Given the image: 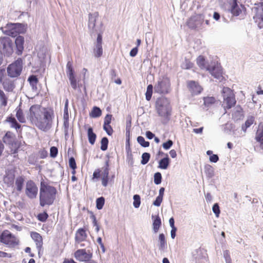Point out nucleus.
Segmentation results:
<instances>
[{"instance_id": "nucleus-1", "label": "nucleus", "mask_w": 263, "mask_h": 263, "mask_svg": "<svg viewBox=\"0 0 263 263\" xmlns=\"http://www.w3.org/2000/svg\"><path fill=\"white\" fill-rule=\"evenodd\" d=\"M30 120L35 126L43 131L49 129L54 117L52 110L42 107L39 105H32L30 109Z\"/></svg>"}, {"instance_id": "nucleus-2", "label": "nucleus", "mask_w": 263, "mask_h": 263, "mask_svg": "<svg viewBox=\"0 0 263 263\" xmlns=\"http://www.w3.org/2000/svg\"><path fill=\"white\" fill-rule=\"evenodd\" d=\"M57 193L55 187L44 181H41L40 189V204L41 206L51 205L55 199Z\"/></svg>"}, {"instance_id": "nucleus-3", "label": "nucleus", "mask_w": 263, "mask_h": 263, "mask_svg": "<svg viewBox=\"0 0 263 263\" xmlns=\"http://www.w3.org/2000/svg\"><path fill=\"white\" fill-rule=\"evenodd\" d=\"M171 90L170 80L166 76L160 78L154 86V92L159 94H167L170 92Z\"/></svg>"}, {"instance_id": "nucleus-4", "label": "nucleus", "mask_w": 263, "mask_h": 263, "mask_svg": "<svg viewBox=\"0 0 263 263\" xmlns=\"http://www.w3.org/2000/svg\"><path fill=\"white\" fill-rule=\"evenodd\" d=\"M156 108L158 115L161 117H167L170 115V105L167 99H158L156 102Z\"/></svg>"}, {"instance_id": "nucleus-5", "label": "nucleus", "mask_w": 263, "mask_h": 263, "mask_svg": "<svg viewBox=\"0 0 263 263\" xmlns=\"http://www.w3.org/2000/svg\"><path fill=\"white\" fill-rule=\"evenodd\" d=\"M221 5L233 15L238 16L241 12L237 0H220Z\"/></svg>"}, {"instance_id": "nucleus-6", "label": "nucleus", "mask_w": 263, "mask_h": 263, "mask_svg": "<svg viewBox=\"0 0 263 263\" xmlns=\"http://www.w3.org/2000/svg\"><path fill=\"white\" fill-rule=\"evenodd\" d=\"M204 16L197 14L191 17L187 21V26L192 29L200 30L204 27Z\"/></svg>"}, {"instance_id": "nucleus-7", "label": "nucleus", "mask_w": 263, "mask_h": 263, "mask_svg": "<svg viewBox=\"0 0 263 263\" xmlns=\"http://www.w3.org/2000/svg\"><path fill=\"white\" fill-rule=\"evenodd\" d=\"M23 60L18 58L13 63L9 65L7 68V73L11 78L17 77L21 74L22 70Z\"/></svg>"}, {"instance_id": "nucleus-8", "label": "nucleus", "mask_w": 263, "mask_h": 263, "mask_svg": "<svg viewBox=\"0 0 263 263\" xmlns=\"http://www.w3.org/2000/svg\"><path fill=\"white\" fill-rule=\"evenodd\" d=\"M0 49L2 53L7 57H9L13 52V42L9 37H0Z\"/></svg>"}, {"instance_id": "nucleus-9", "label": "nucleus", "mask_w": 263, "mask_h": 263, "mask_svg": "<svg viewBox=\"0 0 263 263\" xmlns=\"http://www.w3.org/2000/svg\"><path fill=\"white\" fill-rule=\"evenodd\" d=\"M224 104L228 109L231 108L236 104V100L232 90L228 87H223L222 90Z\"/></svg>"}, {"instance_id": "nucleus-10", "label": "nucleus", "mask_w": 263, "mask_h": 263, "mask_svg": "<svg viewBox=\"0 0 263 263\" xmlns=\"http://www.w3.org/2000/svg\"><path fill=\"white\" fill-rule=\"evenodd\" d=\"M0 241L11 247H14L18 242V239L8 230L2 232L0 235Z\"/></svg>"}, {"instance_id": "nucleus-11", "label": "nucleus", "mask_w": 263, "mask_h": 263, "mask_svg": "<svg viewBox=\"0 0 263 263\" xmlns=\"http://www.w3.org/2000/svg\"><path fill=\"white\" fill-rule=\"evenodd\" d=\"M74 257L79 261L88 262L92 257V253L90 250L79 249L74 253Z\"/></svg>"}, {"instance_id": "nucleus-12", "label": "nucleus", "mask_w": 263, "mask_h": 263, "mask_svg": "<svg viewBox=\"0 0 263 263\" xmlns=\"http://www.w3.org/2000/svg\"><path fill=\"white\" fill-rule=\"evenodd\" d=\"M66 71L71 86L73 89L76 90L78 87L77 81L74 75V71L71 62L68 61L67 62Z\"/></svg>"}, {"instance_id": "nucleus-13", "label": "nucleus", "mask_w": 263, "mask_h": 263, "mask_svg": "<svg viewBox=\"0 0 263 263\" xmlns=\"http://www.w3.org/2000/svg\"><path fill=\"white\" fill-rule=\"evenodd\" d=\"M207 70L220 82L223 80L222 68L219 64H216L215 63H212L210 66L207 67Z\"/></svg>"}, {"instance_id": "nucleus-14", "label": "nucleus", "mask_w": 263, "mask_h": 263, "mask_svg": "<svg viewBox=\"0 0 263 263\" xmlns=\"http://www.w3.org/2000/svg\"><path fill=\"white\" fill-rule=\"evenodd\" d=\"M38 193V188L32 180H29L26 182L25 194L30 199H34L36 197Z\"/></svg>"}, {"instance_id": "nucleus-15", "label": "nucleus", "mask_w": 263, "mask_h": 263, "mask_svg": "<svg viewBox=\"0 0 263 263\" xmlns=\"http://www.w3.org/2000/svg\"><path fill=\"white\" fill-rule=\"evenodd\" d=\"M10 29L6 31L7 34L11 36L12 37H15L18 34L23 32V25L21 24H12L10 26Z\"/></svg>"}, {"instance_id": "nucleus-16", "label": "nucleus", "mask_w": 263, "mask_h": 263, "mask_svg": "<svg viewBox=\"0 0 263 263\" xmlns=\"http://www.w3.org/2000/svg\"><path fill=\"white\" fill-rule=\"evenodd\" d=\"M187 86L190 92L193 96L199 94L202 90L201 86L194 81H188L187 82Z\"/></svg>"}, {"instance_id": "nucleus-17", "label": "nucleus", "mask_w": 263, "mask_h": 263, "mask_svg": "<svg viewBox=\"0 0 263 263\" xmlns=\"http://www.w3.org/2000/svg\"><path fill=\"white\" fill-rule=\"evenodd\" d=\"M87 234L84 228H79L76 232L75 242L76 243H80L82 241H86Z\"/></svg>"}, {"instance_id": "nucleus-18", "label": "nucleus", "mask_w": 263, "mask_h": 263, "mask_svg": "<svg viewBox=\"0 0 263 263\" xmlns=\"http://www.w3.org/2000/svg\"><path fill=\"white\" fill-rule=\"evenodd\" d=\"M98 12H95L93 13L89 14L88 27L91 33H93L97 31V30L95 28V26L96 20L98 17Z\"/></svg>"}, {"instance_id": "nucleus-19", "label": "nucleus", "mask_w": 263, "mask_h": 263, "mask_svg": "<svg viewBox=\"0 0 263 263\" xmlns=\"http://www.w3.org/2000/svg\"><path fill=\"white\" fill-rule=\"evenodd\" d=\"M31 236L35 242L36 248L38 251L39 255L40 254V252L42 250L43 246V239L41 235L35 232H32L31 233Z\"/></svg>"}, {"instance_id": "nucleus-20", "label": "nucleus", "mask_w": 263, "mask_h": 263, "mask_svg": "<svg viewBox=\"0 0 263 263\" xmlns=\"http://www.w3.org/2000/svg\"><path fill=\"white\" fill-rule=\"evenodd\" d=\"M14 178L15 175L14 172L11 170H8L6 172V175L4 177V182L8 186H11L13 184Z\"/></svg>"}, {"instance_id": "nucleus-21", "label": "nucleus", "mask_w": 263, "mask_h": 263, "mask_svg": "<svg viewBox=\"0 0 263 263\" xmlns=\"http://www.w3.org/2000/svg\"><path fill=\"white\" fill-rule=\"evenodd\" d=\"M15 43L16 47V53L18 55L22 54L24 50V37L21 35L17 36L15 40Z\"/></svg>"}, {"instance_id": "nucleus-22", "label": "nucleus", "mask_w": 263, "mask_h": 263, "mask_svg": "<svg viewBox=\"0 0 263 263\" xmlns=\"http://www.w3.org/2000/svg\"><path fill=\"white\" fill-rule=\"evenodd\" d=\"M256 140L260 143V146L263 149V123L259 125L258 129L256 133Z\"/></svg>"}, {"instance_id": "nucleus-23", "label": "nucleus", "mask_w": 263, "mask_h": 263, "mask_svg": "<svg viewBox=\"0 0 263 263\" xmlns=\"http://www.w3.org/2000/svg\"><path fill=\"white\" fill-rule=\"evenodd\" d=\"M15 141V135L11 132H7L3 137V141L6 144L12 145Z\"/></svg>"}, {"instance_id": "nucleus-24", "label": "nucleus", "mask_w": 263, "mask_h": 263, "mask_svg": "<svg viewBox=\"0 0 263 263\" xmlns=\"http://www.w3.org/2000/svg\"><path fill=\"white\" fill-rule=\"evenodd\" d=\"M3 86L4 89L8 92L12 91L15 88L13 81L10 79H5L3 83Z\"/></svg>"}, {"instance_id": "nucleus-25", "label": "nucleus", "mask_w": 263, "mask_h": 263, "mask_svg": "<svg viewBox=\"0 0 263 263\" xmlns=\"http://www.w3.org/2000/svg\"><path fill=\"white\" fill-rule=\"evenodd\" d=\"M6 121L10 124V127L11 128H15L16 130L20 129L21 127V124H20L15 119V118L12 116H9L7 118Z\"/></svg>"}, {"instance_id": "nucleus-26", "label": "nucleus", "mask_w": 263, "mask_h": 263, "mask_svg": "<svg viewBox=\"0 0 263 263\" xmlns=\"http://www.w3.org/2000/svg\"><path fill=\"white\" fill-rule=\"evenodd\" d=\"M165 155L166 157L164 158L161 159L159 162L158 167L161 169H167L170 164V160L168 158V156L167 154H165Z\"/></svg>"}, {"instance_id": "nucleus-27", "label": "nucleus", "mask_w": 263, "mask_h": 263, "mask_svg": "<svg viewBox=\"0 0 263 263\" xmlns=\"http://www.w3.org/2000/svg\"><path fill=\"white\" fill-rule=\"evenodd\" d=\"M25 182L24 177L23 176L17 177L15 181V185L16 187V190L18 192H21Z\"/></svg>"}, {"instance_id": "nucleus-28", "label": "nucleus", "mask_w": 263, "mask_h": 263, "mask_svg": "<svg viewBox=\"0 0 263 263\" xmlns=\"http://www.w3.org/2000/svg\"><path fill=\"white\" fill-rule=\"evenodd\" d=\"M15 110L16 111V117L17 118L19 122L23 123H25L26 118L25 117L23 111L21 108L20 106H18L16 108Z\"/></svg>"}, {"instance_id": "nucleus-29", "label": "nucleus", "mask_w": 263, "mask_h": 263, "mask_svg": "<svg viewBox=\"0 0 263 263\" xmlns=\"http://www.w3.org/2000/svg\"><path fill=\"white\" fill-rule=\"evenodd\" d=\"M87 135L89 142L91 145L94 144L96 141L97 136L96 134L93 133V129L92 127H90L88 128Z\"/></svg>"}, {"instance_id": "nucleus-30", "label": "nucleus", "mask_w": 263, "mask_h": 263, "mask_svg": "<svg viewBox=\"0 0 263 263\" xmlns=\"http://www.w3.org/2000/svg\"><path fill=\"white\" fill-rule=\"evenodd\" d=\"M159 249L164 250L166 248V241L164 234L161 233L159 236Z\"/></svg>"}, {"instance_id": "nucleus-31", "label": "nucleus", "mask_w": 263, "mask_h": 263, "mask_svg": "<svg viewBox=\"0 0 263 263\" xmlns=\"http://www.w3.org/2000/svg\"><path fill=\"white\" fill-rule=\"evenodd\" d=\"M204 172L206 176L211 178L214 175V171L213 167L210 164H206L204 166Z\"/></svg>"}, {"instance_id": "nucleus-32", "label": "nucleus", "mask_w": 263, "mask_h": 263, "mask_svg": "<svg viewBox=\"0 0 263 263\" xmlns=\"http://www.w3.org/2000/svg\"><path fill=\"white\" fill-rule=\"evenodd\" d=\"M161 225V221L160 217L158 215L154 219L153 223V230L155 233L158 232L159 228Z\"/></svg>"}, {"instance_id": "nucleus-33", "label": "nucleus", "mask_w": 263, "mask_h": 263, "mask_svg": "<svg viewBox=\"0 0 263 263\" xmlns=\"http://www.w3.org/2000/svg\"><path fill=\"white\" fill-rule=\"evenodd\" d=\"M103 53L102 45L95 44L93 48V54L95 57H100Z\"/></svg>"}, {"instance_id": "nucleus-34", "label": "nucleus", "mask_w": 263, "mask_h": 263, "mask_svg": "<svg viewBox=\"0 0 263 263\" xmlns=\"http://www.w3.org/2000/svg\"><path fill=\"white\" fill-rule=\"evenodd\" d=\"M197 63L201 69H205L206 70H207V67L210 66L206 64L204 57L201 55L199 56L197 59Z\"/></svg>"}, {"instance_id": "nucleus-35", "label": "nucleus", "mask_w": 263, "mask_h": 263, "mask_svg": "<svg viewBox=\"0 0 263 263\" xmlns=\"http://www.w3.org/2000/svg\"><path fill=\"white\" fill-rule=\"evenodd\" d=\"M193 257L196 263H202L200 260L203 258V256L201 255L200 250H196L195 252L193 253Z\"/></svg>"}, {"instance_id": "nucleus-36", "label": "nucleus", "mask_w": 263, "mask_h": 263, "mask_svg": "<svg viewBox=\"0 0 263 263\" xmlns=\"http://www.w3.org/2000/svg\"><path fill=\"white\" fill-rule=\"evenodd\" d=\"M254 118L252 116L248 117L244 125H242V130L246 132V129L249 127L254 122Z\"/></svg>"}, {"instance_id": "nucleus-37", "label": "nucleus", "mask_w": 263, "mask_h": 263, "mask_svg": "<svg viewBox=\"0 0 263 263\" xmlns=\"http://www.w3.org/2000/svg\"><path fill=\"white\" fill-rule=\"evenodd\" d=\"M8 97L3 90L0 89V104L1 106H6L7 105Z\"/></svg>"}, {"instance_id": "nucleus-38", "label": "nucleus", "mask_w": 263, "mask_h": 263, "mask_svg": "<svg viewBox=\"0 0 263 263\" xmlns=\"http://www.w3.org/2000/svg\"><path fill=\"white\" fill-rule=\"evenodd\" d=\"M102 111L101 109L97 106L93 107L90 115L92 118H98L101 116Z\"/></svg>"}, {"instance_id": "nucleus-39", "label": "nucleus", "mask_w": 263, "mask_h": 263, "mask_svg": "<svg viewBox=\"0 0 263 263\" xmlns=\"http://www.w3.org/2000/svg\"><path fill=\"white\" fill-rule=\"evenodd\" d=\"M153 86L152 84H149L147 86L146 92L145 93V98L146 100L149 101L151 99L153 93Z\"/></svg>"}, {"instance_id": "nucleus-40", "label": "nucleus", "mask_w": 263, "mask_h": 263, "mask_svg": "<svg viewBox=\"0 0 263 263\" xmlns=\"http://www.w3.org/2000/svg\"><path fill=\"white\" fill-rule=\"evenodd\" d=\"M256 8L257 15L263 21V2L259 3Z\"/></svg>"}, {"instance_id": "nucleus-41", "label": "nucleus", "mask_w": 263, "mask_h": 263, "mask_svg": "<svg viewBox=\"0 0 263 263\" xmlns=\"http://www.w3.org/2000/svg\"><path fill=\"white\" fill-rule=\"evenodd\" d=\"M108 140L107 137H103L101 141V149L103 151L107 150L108 147Z\"/></svg>"}, {"instance_id": "nucleus-42", "label": "nucleus", "mask_w": 263, "mask_h": 263, "mask_svg": "<svg viewBox=\"0 0 263 263\" xmlns=\"http://www.w3.org/2000/svg\"><path fill=\"white\" fill-rule=\"evenodd\" d=\"M137 141L138 143L140 144L142 147H147L149 145V142L146 141L144 138L142 136L138 137Z\"/></svg>"}, {"instance_id": "nucleus-43", "label": "nucleus", "mask_w": 263, "mask_h": 263, "mask_svg": "<svg viewBox=\"0 0 263 263\" xmlns=\"http://www.w3.org/2000/svg\"><path fill=\"white\" fill-rule=\"evenodd\" d=\"M151 157V155L148 153H144L142 155V160L141 161V163L143 165H145L148 163L149 160Z\"/></svg>"}, {"instance_id": "nucleus-44", "label": "nucleus", "mask_w": 263, "mask_h": 263, "mask_svg": "<svg viewBox=\"0 0 263 263\" xmlns=\"http://www.w3.org/2000/svg\"><path fill=\"white\" fill-rule=\"evenodd\" d=\"M105 203V199L103 197H99L96 200V207L98 210H101Z\"/></svg>"}, {"instance_id": "nucleus-45", "label": "nucleus", "mask_w": 263, "mask_h": 263, "mask_svg": "<svg viewBox=\"0 0 263 263\" xmlns=\"http://www.w3.org/2000/svg\"><path fill=\"white\" fill-rule=\"evenodd\" d=\"M103 171L102 173V177H108L109 174V162L108 160L105 162L104 166L102 168Z\"/></svg>"}, {"instance_id": "nucleus-46", "label": "nucleus", "mask_w": 263, "mask_h": 263, "mask_svg": "<svg viewBox=\"0 0 263 263\" xmlns=\"http://www.w3.org/2000/svg\"><path fill=\"white\" fill-rule=\"evenodd\" d=\"M154 183L157 185L161 183L162 181V175L160 172H157L154 174Z\"/></svg>"}, {"instance_id": "nucleus-47", "label": "nucleus", "mask_w": 263, "mask_h": 263, "mask_svg": "<svg viewBox=\"0 0 263 263\" xmlns=\"http://www.w3.org/2000/svg\"><path fill=\"white\" fill-rule=\"evenodd\" d=\"M133 205L135 208H138L140 206L141 201L140 197L139 195H135L133 197Z\"/></svg>"}, {"instance_id": "nucleus-48", "label": "nucleus", "mask_w": 263, "mask_h": 263, "mask_svg": "<svg viewBox=\"0 0 263 263\" xmlns=\"http://www.w3.org/2000/svg\"><path fill=\"white\" fill-rule=\"evenodd\" d=\"M68 99H66L65 102V105H64V119H68L69 117L68 115Z\"/></svg>"}, {"instance_id": "nucleus-49", "label": "nucleus", "mask_w": 263, "mask_h": 263, "mask_svg": "<svg viewBox=\"0 0 263 263\" xmlns=\"http://www.w3.org/2000/svg\"><path fill=\"white\" fill-rule=\"evenodd\" d=\"M48 217V214L44 212L42 213H40L37 215V219L39 220L42 221V222H45L47 220V219Z\"/></svg>"}, {"instance_id": "nucleus-50", "label": "nucleus", "mask_w": 263, "mask_h": 263, "mask_svg": "<svg viewBox=\"0 0 263 263\" xmlns=\"http://www.w3.org/2000/svg\"><path fill=\"white\" fill-rule=\"evenodd\" d=\"M212 210L217 217H218L220 212L219 205L217 203H215L212 208Z\"/></svg>"}, {"instance_id": "nucleus-51", "label": "nucleus", "mask_w": 263, "mask_h": 263, "mask_svg": "<svg viewBox=\"0 0 263 263\" xmlns=\"http://www.w3.org/2000/svg\"><path fill=\"white\" fill-rule=\"evenodd\" d=\"M58 153V148L55 146L51 147L50 149V156L52 158L57 157Z\"/></svg>"}, {"instance_id": "nucleus-52", "label": "nucleus", "mask_w": 263, "mask_h": 263, "mask_svg": "<svg viewBox=\"0 0 263 263\" xmlns=\"http://www.w3.org/2000/svg\"><path fill=\"white\" fill-rule=\"evenodd\" d=\"M215 101V99L214 97H207L204 98V103L205 105L213 104Z\"/></svg>"}, {"instance_id": "nucleus-53", "label": "nucleus", "mask_w": 263, "mask_h": 263, "mask_svg": "<svg viewBox=\"0 0 263 263\" xmlns=\"http://www.w3.org/2000/svg\"><path fill=\"white\" fill-rule=\"evenodd\" d=\"M103 129L106 132L108 135L111 136L113 133V129L110 125H103Z\"/></svg>"}, {"instance_id": "nucleus-54", "label": "nucleus", "mask_w": 263, "mask_h": 263, "mask_svg": "<svg viewBox=\"0 0 263 263\" xmlns=\"http://www.w3.org/2000/svg\"><path fill=\"white\" fill-rule=\"evenodd\" d=\"M242 109L240 106H237L236 108V111L234 113V115L237 116L240 119L242 116Z\"/></svg>"}, {"instance_id": "nucleus-55", "label": "nucleus", "mask_w": 263, "mask_h": 263, "mask_svg": "<svg viewBox=\"0 0 263 263\" xmlns=\"http://www.w3.org/2000/svg\"><path fill=\"white\" fill-rule=\"evenodd\" d=\"M69 165L72 170H75L77 167L75 159L73 157H70L69 159Z\"/></svg>"}, {"instance_id": "nucleus-56", "label": "nucleus", "mask_w": 263, "mask_h": 263, "mask_svg": "<svg viewBox=\"0 0 263 263\" xmlns=\"http://www.w3.org/2000/svg\"><path fill=\"white\" fill-rule=\"evenodd\" d=\"M173 144V142L171 140H168L167 142L163 143L162 146L165 149H168L172 147Z\"/></svg>"}, {"instance_id": "nucleus-57", "label": "nucleus", "mask_w": 263, "mask_h": 263, "mask_svg": "<svg viewBox=\"0 0 263 263\" xmlns=\"http://www.w3.org/2000/svg\"><path fill=\"white\" fill-rule=\"evenodd\" d=\"M111 115L107 114L104 118L103 125H110L111 121Z\"/></svg>"}, {"instance_id": "nucleus-58", "label": "nucleus", "mask_w": 263, "mask_h": 263, "mask_svg": "<svg viewBox=\"0 0 263 263\" xmlns=\"http://www.w3.org/2000/svg\"><path fill=\"white\" fill-rule=\"evenodd\" d=\"M223 256L225 258L226 263H231V257L229 255L228 251L226 250V251H224Z\"/></svg>"}, {"instance_id": "nucleus-59", "label": "nucleus", "mask_w": 263, "mask_h": 263, "mask_svg": "<svg viewBox=\"0 0 263 263\" xmlns=\"http://www.w3.org/2000/svg\"><path fill=\"white\" fill-rule=\"evenodd\" d=\"M163 198L157 196L156 200L153 202V205L156 206H159L162 201Z\"/></svg>"}, {"instance_id": "nucleus-60", "label": "nucleus", "mask_w": 263, "mask_h": 263, "mask_svg": "<svg viewBox=\"0 0 263 263\" xmlns=\"http://www.w3.org/2000/svg\"><path fill=\"white\" fill-rule=\"evenodd\" d=\"M28 81L30 83H37V82H38L37 78L34 75L30 76L28 78Z\"/></svg>"}, {"instance_id": "nucleus-61", "label": "nucleus", "mask_w": 263, "mask_h": 263, "mask_svg": "<svg viewBox=\"0 0 263 263\" xmlns=\"http://www.w3.org/2000/svg\"><path fill=\"white\" fill-rule=\"evenodd\" d=\"M219 160V157L217 155L213 154L210 157V161L212 162L216 163Z\"/></svg>"}, {"instance_id": "nucleus-62", "label": "nucleus", "mask_w": 263, "mask_h": 263, "mask_svg": "<svg viewBox=\"0 0 263 263\" xmlns=\"http://www.w3.org/2000/svg\"><path fill=\"white\" fill-rule=\"evenodd\" d=\"M138 47L133 48L130 51L129 55L132 57H135L138 53Z\"/></svg>"}, {"instance_id": "nucleus-63", "label": "nucleus", "mask_w": 263, "mask_h": 263, "mask_svg": "<svg viewBox=\"0 0 263 263\" xmlns=\"http://www.w3.org/2000/svg\"><path fill=\"white\" fill-rule=\"evenodd\" d=\"M192 65L193 64L192 63L186 60L185 63L183 64L182 65V67L185 69H190V68H191L192 67Z\"/></svg>"}, {"instance_id": "nucleus-64", "label": "nucleus", "mask_w": 263, "mask_h": 263, "mask_svg": "<svg viewBox=\"0 0 263 263\" xmlns=\"http://www.w3.org/2000/svg\"><path fill=\"white\" fill-rule=\"evenodd\" d=\"M100 172L101 171L100 170V169H97L95 170L93 173V178H99L100 176Z\"/></svg>"}]
</instances>
